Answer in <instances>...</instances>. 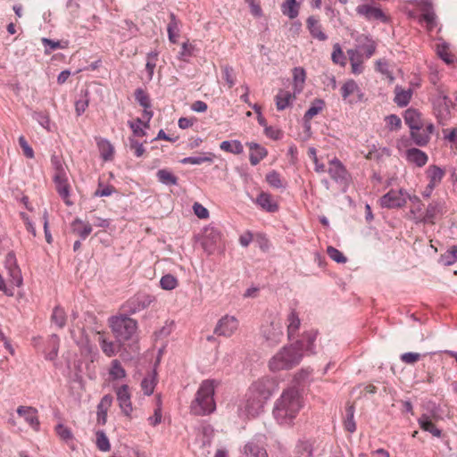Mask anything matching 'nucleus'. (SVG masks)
I'll return each instance as SVG.
<instances>
[{"label": "nucleus", "mask_w": 457, "mask_h": 457, "mask_svg": "<svg viewBox=\"0 0 457 457\" xmlns=\"http://www.w3.org/2000/svg\"><path fill=\"white\" fill-rule=\"evenodd\" d=\"M302 407L303 402L299 389L289 386L283 390L275 402L273 415L279 424L289 425L296 418Z\"/></svg>", "instance_id": "1"}, {"label": "nucleus", "mask_w": 457, "mask_h": 457, "mask_svg": "<svg viewBox=\"0 0 457 457\" xmlns=\"http://www.w3.org/2000/svg\"><path fill=\"white\" fill-rule=\"evenodd\" d=\"M403 119L410 129L411 141L418 146L427 145L434 131V125L431 122L425 123L421 112L415 108H408L403 113Z\"/></svg>", "instance_id": "2"}, {"label": "nucleus", "mask_w": 457, "mask_h": 457, "mask_svg": "<svg viewBox=\"0 0 457 457\" xmlns=\"http://www.w3.org/2000/svg\"><path fill=\"white\" fill-rule=\"evenodd\" d=\"M303 356V342L297 340L295 343L284 346L269 361L271 371L290 370L298 365Z\"/></svg>", "instance_id": "3"}, {"label": "nucleus", "mask_w": 457, "mask_h": 457, "mask_svg": "<svg viewBox=\"0 0 457 457\" xmlns=\"http://www.w3.org/2000/svg\"><path fill=\"white\" fill-rule=\"evenodd\" d=\"M214 393V380H204L195 394V398L191 403V412L197 416L212 413L216 410Z\"/></svg>", "instance_id": "4"}, {"label": "nucleus", "mask_w": 457, "mask_h": 457, "mask_svg": "<svg viewBox=\"0 0 457 457\" xmlns=\"http://www.w3.org/2000/svg\"><path fill=\"white\" fill-rule=\"evenodd\" d=\"M109 323L112 333L120 342L131 339L137 329V320L126 313L112 316Z\"/></svg>", "instance_id": "5"}, {"label": "nucleus", "mask_w": 457, "mask_h": 457, "mask_svg": "<svg viewBox=\"0 0 457 457\" xmlns=\"http://www.w3.org/2000/svg\"><path fill=\"white\" fill-rule=\"evenodd\" d=\"M266 402L248 388L245 399L238 407L239 415L246 418L257 417L263 411Z\"/></svg>", "instance_id": "6"}, {"label": "nucleus", "mask_w": 457, "mask_h": 457, "mask_svg": "<svg viewBox=\"0 0 457 457\" xmlns=\"http://www.w3.org/2000/svg\"><path fill=\"white\" fill-rule=\"evenodd\" d=\"M248 388L267 403L278 389V383L276 378L265 376L253 381Z\"/></svg>", "instance_id": "7"}, {"label": "nucleus", "mask_w": 457, "mask_h": 457, "mask_svg": "<svg viewBox=\"0 0 457 457\" xmlns=\"http://www.w3.org/2000/svg\"><path fill=\"white\" fill-rule=\"evenodd\" d=\"M154 301V296L146 293H137L128 299L121 305V309L126 314L132 315L148 308Z\"/></svg>", "instance_id": "8"}, {"label": "nucleus", "mask_w": 457, "mask_h": 457, "mask_svg": "<svg viewBox=\"0 0 457 457\" xmlns=\"http://www.w3.org/2000/svg\"><path fill=\"white\" fill-rule=\"evenodd\" d=\"M222 238L221 232L215 227L207 226L204 228L201 245L208 254H213L220 246Z\"/></svg>", "instance_id": "9"}, {"label": "nucleus", "mask_w": 457, "mask_h": 457, "mask_svg": "<svg viewBox=\"0 0 457 457\" xmlns=\"http://www.w3.org/2000/svg\"><path fill=\"white\" fill-rule=\"evenodd\" d=\"M328 172L330 178L338 185L347 187L349 186L351 177L342 162L337 157L329 162Z\"/></svg>", "instance_id": "10"}, {"label": "nucleus", "mask_w": 457, "mask_h": 457, "mask_svg": "<svg viewBox=\"0 0 457 457\" xmlns=\"http://www.w3.org/2000/svg\"><path fill=\"white\" fill-rule=\"evenodd\" d=\"M452 101L446 96H438L433 101L434 114L441 125H445L451 118L450 104Z\"/></svg>", "instance_id": "11"}, {"label": "nucleus", "mask_w": 457, "mask_h": 457, "mask_svg": "<svg viewBox=\"0 0 457 457\" xmlns=\"http://www.w3.org/2000/svg\"><path fill=\"white\" fill-rule=\"evenodd\" d=\"M239 320L232 315L221 317L213 330V333L219 337H230L238 329Z\"/></svg>", "instance_id": "12"}, {"label": "nucleus", "mask_w": 457, "mask_h": 457, "mask_svg": "<svg viewBox=\"0 0 457 457\" xmlns=\"http://www.w3.org/2000/svg\"><path fill=\"white\" fill-rule=\"evenodd\" d=\"M262 334L269 345H276L283 338V325L279 320H272L262 326Z\"/></svg>", "instance_id": "13"}, {"label": "nucleus", "mask_w": 457, "mask_h": 457, "mask_svg": "<svg viewBox=\"0 0 457 457\" xmlns=\"http://www.w3.org/2000/svg\"><path fill=\"white\" fill-rule=\"evenodd\" d=\"M5 268L8 270L11 283L17 287H21L22 285L23 278L13 253H7L5 257Z\"/></svg>", "instance_id": "14"}, {"label": "nucleus", "mask_w": 457, "mask_h": 457, "mask_svg": "<svg viewBox=\"0 0 457 457\" xmlns=\"http://www.w3.org/2000/svg\"><path fill=\"white\" fill-rule=\"evenodd\" d=\"M117 400L119 402V406L122 411V413L126 416H130L133 407L131 403V395L129 393V387L128 385H121L117 390Z\"/></svg>", "instance_id": "15"}, {"label": "nucleus", "mask_w": 457, "mask_h": 457, "mask_svg": "<svg viewBox=\"0 0 457 457\" xmlns=\"http://www.w3.org/2000/svg\"><path fill=\"white\" fill-rule=\"evenodd\" d=\"M445 203L441 200L432 201L427 207L423 222L435 223V220L445 212Z\"/></svg>", "instance_id": "16"}, {"label": "nucleus", "mask_w": 457, "mask_h": 457, "mask_svg": "<svg viewBox=\"0 0 457 457\" xmlns=\"http://www.w3.org/2000/svg\"><path fill=\"white\" fill-rule=\"evenodd\" d=\"M53 179L55 185V189L60 197L64 201L65 204L68 206L72 205L73 203L70 200L71 187L68 183L66 173L62 175H54Z\"/></svg>", "instance_id": "17"}, {"label": "nucleus", "mask_w": 457, "mask_h": 457, "mask_svg": "<svg viewBox=\"0 0 457 457\" xmlns=\"http://www.w3.org/2000/svg\"><path fill=\"white\" fill-rule=\"evenodd\" d=\"M17 414L23 418L24 420L35 430L38 431L40 428V422L38 420L37 411L31 406H19L17 408Z\"/></svg>", "instance_id": "18"}, {"label": "nucleus", "mask_w": 457, "mask_h": 457, "mask_svg": "<svg viewBox=\"0 0 457 457\" xmlns=\"http://www.w3.org/2000/svg\"><path fill=\"white\" fill-rule=\"evenodd\" d=\"M357 14L363 16L368 21H386V15L380 8L370 4H361L356 7Z\"/></svg>", "instance_id": "19"}, {"label": "nucleus", "mask_w": 457, "mask_h": 457, "mask_svg": "<svg viewBox=\"0 0 457 457\" xmlns=\"http://www.w3.org/2000/svg\"><path fill=\"white\" fill-rule=\"evenodd\" d=\"M405 158L409 163L418 168H422L428 161V156L425 152L414 147L406 150Z\"/></svg>", "instance_id": "20"}, {"label": "nucleus", "mask_w": 457, "mask_h": 457, "mask_svg": "<svg viewBox=\"0 0 457 457\" xmlns=\"http://www.w3.org/2000/svg\"><path fill=\"white\" fill-rule=\"evenodd\" d=\"M409 201L411 202V205L408 206L410 208V212L408 215V218L411 220H415L416 222L422 221L423 222V217L424 214L422 212V204L420 200L417 196H408ZM403 204L402 203V206L407 207V202L405 199H403Z\"/></svg>", "instance_id": "21"}, {"label": "nucleus", "mask_w": 457, "mask_h": 457, "mask_svg": "<svg viewBox=\"0 0 457 457\" xmlns=\"http://www.w3.org/2000/svg\"><path fill=\"white\" fill-rule=\"evenodd\" d=\"M357 49L366 59H370L376 51V43L368 36L361 35L357 38Z\"/></svg>", "instance_id": "22"}, {"label": "nucleus", "mask_w": 457, "mask_h": 457, "mask_svg": "<svg viewBox=\"0 0 457 457\" xmlns=\"http://www.w3.org/2000/svg\"><path fill=\"white\" fill-rule=\"evenodd\" d=\"M246 145L249 147L250 154L249 161L253 166L257 165L262 160L268 155L267 149L255 142H247Z\"/></svg>", "instance_id": "23"}, {"label": "nucleus", "mask_w": 457, "mask_h": 457, "mask_svg": "<svg viewBox=\"0 0 457 457\" xmlns=\"http://www.w3.org/2000/svg\"><path fill=\"white\" fill-rule=\"evenodd\" d=\"M306 26L310 35L319 41H326L328 39L327 34L323 31L322 26L319 20L314 16H309L306 20Z\"/></svg>", "instance_id": "24"}, {"label": "nucleus", "mask_w": 457, "mask_h": 457, "mask_svg": "<svg viewBox=\"0 0 457 457\" xmlns=\"http://www.w3.org/2000/svg\"><path fill=\"white\" fill-rule=\"evenodd\" d=\"M240 457H268V453L255 441H249L243 447Z\"/></svg>", "instance_id": "25"}, {"label": "nucleus", "mask_w": 457, "mask_h": 457, "mask_svg": "<svg viewBox=\"0 0 457 457\" xmlns=\"http://www.w3.org/2000/svg\"><path fill=\"white\" fill-rule=\"evenodd\" d=\"M71 230L81 240H85L91 234L93 228L89 223L85 222L79 218H76L71 223Z\"/></svg>", "instance_id": "26"}, {"label": "nucleus", "mask_w": 457, "mask_h": 457, "mask_svg": "<svg viewBox=\"0 0 457 457\" xmlns=\"http://www.w3.org/2000/svg\"><path fill=\"white\" fill-rule=\"evenodd\" d=\"M254 203L268 212H276L278 210V204L273 200L271 195L263 191L258 195Z\"/></svg>", "instance_id": "27"}, {"label": "nucleus", "mask_w": 457, "mask_h": 457, "mask_svg": "<svg viewBox=\"0 0 457 457\" xmlns=\"http://www.w3.org/2000/svg\"><path fill=\"white\" fill-rule=\"evenodd\" d=\"M382 208L397 209L400 207V190L391 189L379 199Z\"/></svg>", "instance_id": "28"}, {"label": "nucleus", "mask_w": 457, "mask_h": 457, "mask_svg": "<svg viewBox=\"0 0 457 457\" xmlns=\"http://www.w3.org/2000/svg\"><path fill=\"white\" fill-rule=\"evenodd\" d=\"M426 177L428 179V184L437 187L445 175V170L437 165H429L426 171Z\"/></svg>", "instance_id": "29"}, {"label": "nucleus", "mask_w": 457, "mask_h": 457, "mask_svg": "<svg viewBox=\"0 0 457 457\" xmlns=\"http://www.w3.org/2000/svg\"><path fill=\"white\" fill-rule=\"evenodd\" d=\"M96 144L101 158L105 162L112 160L114 154V147L111 142L106 138L100 137Z\"/></svg>", "instance_id": "30"}, {"label": "nucleus", "mask_w": 457, "mask_h": 457, "mask_svg": "<svg viewBox=\"0 0 457 457\" xmlns=\"http://www.w3.org/2000/svg\"><path fill=\"white\" fill-rule=\"evenodd\" d=\"M295 98V92L292 94L289 91L279 90L275 96L276 107L278 111H283L289 106L291 102Z\"/></svg>", "instance_id": "31"}, {"label": "nucleus", "mask_w": 457, "mask_h": 457, "mask_svg": "<svg viewBox=\"0 0 457 457\" xmlns=\"http://www.w3.org/2000/svg\"><path fill=\"white\" fill-rule=\"evenodd\" d=\"M418 422L420 428L424 431L431 433L436 437L441 436L442 431L434 425L428 414L423 413L418 420Z\"/></svg>", "instance_id": "32"}, {"label": "nucleus", "mask_w": 457, "mask_h": 457, "mask_svg": "<svg viewBox=\"0 0 457 457\" xmlns=\"http://www.w3.org/2000/svg\"><path fill=\"white\" fill-rule=\"evenodd\" d=\"M354 412H355L354 405L348 403L345 406V414L343 419V423H344L345 429L350 433H353L356 431Z\"/></svg>", "instance_id": "33"}, {"label": "nucleus", "mask_w": 457, "mask_h": 457, "mask_svg": "<svg viewBox=\"0 0 457 457\" xmlns=\"http://www.w3.org/2000/svg\"><path fill=\"white\" fill-rule=\"evenodd\" d=\"M157 180L162 185L170 187L178 185V177L168 169H160L156 172Z\"/></svg>", "instance_id": "34"}, {"label": "nucleus", "mask_w": 457, "mask_h": 457, "mask_svg": "<svg viewBox=\"0 0 457 457\" xmlns=\"http://www.w3.org/2000/svg\"><path fill=\"white\" fill-rule=\"evenodd\" d=\"M214 154L211 152L202 153L197 156H188L183 158L180 162L182 164H193V165H200L204 162H212Z\"/></svg>", "instance_id": "35"}, {"label": "nucleus", "mask_w": 457, "mask_h": 457, "mask_svg": "<svg viewBox=\"0 0 457 457\" xmlns=\"http://www.w3.org/2000/svg\"><path fill=\"white\" fill-rule=\"evenodd\" d=\"M306 79L305 70L302 67H295L293 69V79H294V92L299 94L303 88V84Z\"/></svg>", "instance_id": "36"}, {"label": "nucleus", "mask_w": 457, "mask_h": 457, "mask_svg": "<svg viewBox=\"0 0 457 457\" xmlns=\"http://www.w3.org/2000/svg\"><path fill=\"white\" fill-rule=\"evenodd\" d=\"M301 325V320L297 312L292 310L287 316V337L292 339Z\"/></svg>", "instance_id": "37"}, {"label": "nucleus", "mask_w": 457, "mask_h": 457, "mask_svg": "<svg viewBox=\"0 0 457 457\" xmlns=\"http://www.w3.org/2000/svg\"><path fill=\"white\" fill-rule=\"evenodd\" d=\"M318 331L317 330H310L306 331L303 334L302 339L303 342V353L313 354L315 345L314 342L317 338Z\"/></svg>", "instance_id": "38"}, {"label": "nucleus", "mask_w": 457, "mask_h": 457, "mask_svg": "<svg viewBox=\"0 0 457 457\" xmlns=\"http://www.w3.org/2000/svg\"><path fill=\"white\" fill-rule=\"evenodd\" d=\"M324 107V100L320 98H315L312 102L309 109L305 112L303 115V121H306V123L310 121L314 116H316L320 112H321Z\"/></svg>", "instance_id": "39"}, {"label": "nucleus", "mask_w": 457, "mask_h": 457, "mask_svg": "<svg viewBox=\"0 0 457 457\" xmlns=\"http://www.w3.org/2000/svg\"><path fill=\"white\" fill-rule=\"evenodd\" d=\"M299 8L300 6L296 0H287L281 5V12L284 15L293 20L298 16Z\"/></svg>", "instance_id": "40"}, {"label": "nucleus", "mask_w": 457, "mask_h": 457, "mask_svg": "<svg viewBox=\"0 0 457 457\" xmlns=\"http://www.w3.org/2000/svg\"><path fill=\"white\" fill-rule=\"evenodd\" d=\"M220 148L224 151L234 154H240L244 152V146L239 140L223 141L220 145Z\"/></svg>", "instance_id": "41"}, {"label": "nucleus", "mask_w": 457, "mask_h": 457, "mask_svg": "<svg viewBox=\"0 0 457 457\" xmlns=\"http://www.w3.org/2000/svg\"><path fill=\"white\" fill-rule=\"evenodd\" d=\"M156 386V373L153 371L152 374H148L141 381V388L145 395H151Z\"/></svg>", "instance_id": "42"}, {"label": "nucleus", "mask_w": 457, "mask_h": 457, "mask_svg": "<svg viewBox=\"0 0 457 457\" xmlns=\"http://www.w3.org/2000/svg\"><path fill=\"white\" fill-rule=\"evenodd\" d=\"M109 375L112 380L121 379L126 377V370L121 366V363L119 360L115 359L112 361Z\"/></svg>", "instance_id": "43"}, {"label": "nucleus", "mask_w": 457, "mask_h": 457, "mask_svg": "<svg viewBox=\"0 0 457 457\" xmlns=\"http://www.w3.org/2000/svg\"><path fill=\"white\" fill-rule=\"evenodd\" d=\"M66 312L61 306H55L53 310L51 320L59 328H63L66 325Z\"/></svg>", "instance_id": "44"}, {"label": "nucleus", "mask_w": 457, "mask_h": 457, "mask_svg": "<svg viewBox=\"0 0 457 457\" xmlns=\"http://www.w3.org/2000/svg\"><path fill=\"white\" fill-rule=\"evenodd\" d=\"M60 345V338L56 334H53L48 342V347L50 351L46 353V359L49 361H54L58 355Z\"/></svg>", "instance_id": "45"}, {"label": "nucleus", "mask_w": 457, "mask_h": 457, "mask_svg": "<svg viewBox=\"0 0 457 457\" xmlns=\"http://www.w3.org/2000/svg\"><path fill=\"white\" fill-rule=\"evenodd\" d=\"M457 261V245H453L445 253L440 255L439 262L445 266H450Z\"/></svg>", "instance_id": "46"}, {"label": "nucleus", "mask_w": 457, "mask_h": 457, "mask_svg": "<svg viewBox=\"0 0 457 457\" xmlns=\"http://www.w3.org/2000/svg\"><path fill=\"white\" fill-rule=\"evenodd\" d=\"M136 101L144 109H150L152 107L151 99L148 94L141 87L137 88L134 93Z\"/></svg>", "instance_id": "47"}, {"label": "nucleus", "mask_w": 457, "mask_h": 457, "mask_svg": "<svg viewBox=\"0 0 457 457\" xmlns=\"http://www.w3.org/2000/svg\"><path fill=\"white\" fill-rule=\"evenodd\" d=\"M331 60L335 64H338L341 67H345L346 64V57L338 43L333 46Z\"/></svg>", "instance_id": "48"}, {"label": "nucleus", "mask_w": 457, "mask_h": 457, "mask_svg": "<svg viewBox=\"0 0 457 457\" xmlns=\"http://www.w3.org/2000/svg\"><path fill=\"white\" fill-rule=\"evenodd\" d=\"M96 447L102 452H108L111 449L110 441L104 430L96 432Z\"/></svg>", "instance_id": "49"}, {"label": "nucleus", "mask_w": 457, "mask_h": 457, "mask_svg": "<svg viewBox=\"0 0 457 457\" xmlns=\"http://www.w3.org/2000/svg\"><path fill=\"white\" fill-rule=\"evenodd\" d=\"M222 79L226 81L228 88L236 84V75L232 66L226 64L221 66Z\"/></svg>", "instance_id": "50"}, {"label": "nucleus", "mask_w": 457, "mask_h": 457, "mask_svg": "<svg viewBox=\"0 0 457 457\" xmlns=\"http://www.w3.org/2000/svg\"><path fill=\"white\" fill-rule=\"evenodd\" d=\"M178 279L172 274H165L161 278L160 286L164 290H172L178 287Z\"/></svg>", "instance_id": "51"}, {"label": "nucleus", "mask_w": 457, "mask_h": 457, "mask_svg": "<svg viewBox=\"0 0 457 457\" xmlns=\"http://www.w3.org/2000/svg\"><path fill=\"white\" fill-rule=\"evenodd\" d=\"M356 91H360L357 83L353 79H348L341 87V95L344 100Z\"/></svg>", "instance_id": "52"}, {"label": "nucleus", "mask_w": 457, "mask_h": 457, "mask_svg": "<svg viewBox=\"0 0 457 457\" xmlns=\"http://www.w3.org/2000/svg\"><path fill=\"white\" fill-rule=\"evenodd\" d=\"M436 53L438 56L447 64L453 62L454 58L449 51V47L446 44H441L437 46Z\"/></svg>", "instance_id": "53"}, {"label": "nucleus", "mask_w": 457, "mask_h": 457, "mask_svg": "<svg viewBox=\"0 0 457 457\" xmlns=\"http://www.w3.org/2000/svg\"><path fill=\"white\" fill-rule=\"evenodd\" d=\"M32 118L38 122V124L50 131V118L46 112H34Z\"/></svg>", "instance_id": "54"}, {"label": "nucleus", "mask_w": 457, "mask_h": 457, "mask_svg": "<svg viewBox=\"0 0 457 457\" xmlns=\"http://www.w3.org/2000/svg\"><path fill=\"white\" fill-rule=\"evenodd\" d=\"M158 54L156 52H150L147 54V62L145 64V71L148 74V80H151L154 76V69L156 67V58Z\"/></svg>", "instance_id": "55"}, {"label": "nucleus", "mask_w": 457, "mask_h": 457, "mask_svg": "<svg viewBox=\"0 0 457 457\" xmlns=\"http://www.w3.org/2000/svg\"><path fill=\"white\" fill-rule=\"evenodd\" d=\"M327 253L331 260L337 263H345L347 262V258L344 255V253L334 246H328Z\"/></svg>", "instance_id": "56"}, {"label": "nucleus", "mask_w": 457, "mask_h": 457, "mask_svg": "<svg viewBox=\"0 0 457 457\" xmlns=\"http://www.w3.org/2000/svg\"><path fill=\"white\" fill-rule=\"evenodd\" d=\"M115 192V187L112 185H104L102 181H99L98 187L94 193L95 197L110 196Z\"/></svg>", "instance_id": "57"}, {"label": "nucleus", "mask_w": 457, "mask_h": 457, "mask_svg": "<svg viewBox=\"0 0 457 457\" xmlns=\"http://www.w3.org/2000/svg\"><path fill=\"white\" fill-rule=\"evenodd\" d=\"M55 432L65 442H69L73 439V434L70 428L59 423L55 427Z\"/></svg>", "instance_id": "58"}, {"label": "nucleus", "mask_w": 457, "mask_h": 457, "mask_svg": "<svg viewBox=\"0 0 457 457\" xmlns=\"http://www.w3.org/2000/svg\"><path fill=\"white\" fill-rule=\"evenodd\" d=\"M266 181L270 187L275 188H281L284 187L280 179V174L276 170H272L266 175Z\"/></svg>", "instance_id": "59"}, {"label": "nucleus", "mask_w": 457, "mask_h": 457, "mask_svg": "<svg viewBox=\"0 0 457 457\" xmlns=\"http://www.w3.org/2000/svg\"><path fill=\"white\" fill-rule=\"evenodd\" d=\"M66 8L69 10L71 21H75L79 17L80 9L78 0H68L66 3Z\"/></svg>", "instance_id": "60"}, {"label": "nucleus", "mask_w": 457, "mask_h": 457, "mask_svg": "<svg viewBox=\"0 0 457 457\" xmlns=\"http://www.w3.org/2000/svg\"><path fill=\"white\" fill-rule=\"evenodd\" d=\"M194 47L188 42H184L179 53L178 58L181 61L187 62L188 58L193 54Z\"/></svg>", "instance_id": "61"}, {"label": "nucleus", "mask_w": 457, "mask_h": 457, "mask_svg": "<svg viewBox=\"0 0 457 457\" xmlns=\"http://www.w3.org/2000/svg\"><path fill=\"white\" fill-rule=\"evenodd\" d=\"M42 44L46 48V53H50L52 51H54L59 48H64V46L62 45V42L59 40H53L50 38L43 37L42 38Z\"/></svg>", "instance_id": "62"}, {"label": "nucleus", "mask_w": 457, "mask_h": 457, "mask_svg": "<svg viewBox=\"0 0 457 457\" xmlns=\"http://www.w3.org/2000/svg\"><path fill=\"white\" fill-rule=\"evenodd\" d=\"M129 148L134 151V154L137 157H141L145 149L142 143H140L138 140H137L134 137L129 138Z\"/></svg>", "instance_id": "63"}, {"label": "nucleus", "mask_w": 457, "mask_h": 457, "mask_svg": "<svg viewBox=\"0 0 457 457\" xmlns=\"http://www.w3.org/2000/svg\"><path fill=\"white\" fill-rule=\"evenodd\" d=\"M376 71L381 72L388 78L389 82H393L395 80L394 76L388 70V63L384 60H378L376 62Z\"/></svg>", "instance_id": "64"}]
</instances>
